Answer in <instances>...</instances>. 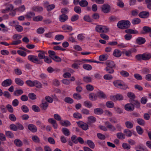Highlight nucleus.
<instances>
[{
  "mask_svg": "<svg viewBox=\"0 0 151 151\" xmlns=\"http://www.w3.org/2000/svg\"><path fill=\"white\" fill-rule=\"evenodd\" d=\"M130 26V22L128 20H122L119 21L117 26L119 29H124L129 28Z\"/></svg>",
  "mask_w": 151,
  "mask_h": 151,
  "instance_id": "obj_1",
  "label": "nucleus"
},
{
  "mask_svg": "<svg viewBox=\"0 0 151 151\" xmlns=\"http://www.w3.org/2000/svg\"><path fill=\"white\" fill-rule=\"evenodd\" d=\"M27 58L30 61L36 64L41 65L43 63L42 60L39 59L38 57L37 56L30 55L28 56Z\"/></svg>",
  "mask_w": 151,
  "mask_h": 151,
  "instance_id": "obj_2",
  "label": "nucleus"
},
{
  "mask_svg": "<svg viewBox=\"0 0 151 151\" xmlns=\"http://www.w3.org/2000/svg\"><path fill=\"white\" fill-rule=\"evenodd\" d=\"M113 83L116 87L119 88L126 89L128 88L127 85L123 83V82L120 81H115L113 82Z\"/></svg>",
  "mask_w": 151,
  "mask_h": 151,
  "instance_id": "obj_3",
  "label": "nucleus"
},
{
  "mask_svg": "<svg viewBox=\"0 0 151 151\" xmlns=\"http://www.w3.org/2000/svg\"><path fill=\"white\" fill-rule=\"evenodd\" d=\"M110 98L111 100L114 101H116L117 100L121 101L123 100V97L122 95L118 94L114 96H110Z\"/></svg>",
  "mask_w": 151,
  "mask_h": 151,
  "instance_id": "obj_4",
  "label": "nucleus"
},
{
  "mask_svg": "<svg viewBox=\"0 0 151 151\" xmlns=\"http://www.w3.org/2000/svg\"><path fill=\"white\" fill-rule=\"evenodd\" d=\"M101 9L102 12L105 13H108L111 10L110 6L108 4H103L101 7Z\"/></svg>",
  "mask_w": 151,
  "mask_h": 151,
  "instance_id": "obj_5",
  "label": "nucleus"
},
{
  "mask_svg": "<svg viewBox=\"0 0 151 151\" xmlns=\"http://www.w3.org/2000/svg\"><path fill=\"white\" fill-rule=\"evenodd\" d=\"M78 126L84 130H86L88 128V126L87 124L80 121L77 122Z\"/></svg>",
  "mask_w": 151,
  "mask_h": 151,
  "instance_id": "obj_6",
  "label": "nucleus"
},
{
  "mask_svg": "<svg viewBox=\"0 0 151 151\" xmlns=\"http://www.w3.org/2000/svg\"><path fill=\"white\" fill-rule=\"evenodd\" d=\"M104 124L106 127L111 131L114 132L116 130L115 127L108 121L105 122Z\"/></svg>",
  "mask_w": 151,
  "mask_h": 151,
  "instance_id": "obj_7",
  "label": "nucleus"
},
{
  "mask_svg": "<svg viewBox=\"0 0 151 151\" xmlns=\"http://www.w3.org/2000/svg\"><path fill=\"white\" fill-rule=\"evenodd\" d=\"M124 109L127 111H132L134 109V106L132 103L127 104L125 105Z\"/></svg>",
  "mask_w": 151,
  "mask_h": 151,
  "instance_id": "obj_8",
  "label": "nucleus"
},
{
  "mask_svg": "<svg viewBox=\"0 0 151 151\" xmlns=\"http://www.w3.org/2000/svg\"><path fill=\"white\" fill-rule=\"evenodd\" d=\"M12 83V81L10 79H6L2 82V86L3 87H7L10 86Z\"/></svg>",
  "mask_w": 151,
  "mask_h": 151,
  "instance_id": "obj_9",
  "label": "nucleus"
},
{
  "mask_svg": "<svg viewBox=\"0 0 151 151\" xmlns=\"http://www.w3.org/2000/svg\"><path fill=\"white\" fill-rule=\"evenodd\" d=\"M28 128L29 130L32 132H35L37 131V128L36 126L33 124H29L28 126Z\"/></svg>",
  "mask_w": 151,
  "mask_h": 151,
  "instance_id": "obj_10",
  "label": "nucleus"
},
{
  "mask_svg": "<svg viewBox=\"0 0 151 151\" xmlns=\"http://www.w3.org/2000/svg\"><path fill=\"white\" fill-rule=\"evenodd\" d=\"M149 13L148 12L143 11L140 12L138 14L139 17L141 18H145L148 17Z\"/></svg>",
  "mask_w": 151,
  "mask_h": 151,
  "instance_id": "obj_11",
  "label": "nucleus"
},
{
  "mask_svg": "<svg viewBox=\"0 0 151 151\" xmlns=\"http://www.w3.org/2000/svg\"><path fill=\"white\" fill-rule=\"evenodd\" d=\"M32 10L38 13L42 12L43 11L42 7L39 6H35L32 8Z\"/></svg>",
  "mask_w": 151,
  "mask_h": 151,
  "instance_id": "obj_12",
  "label": "nucleus"
},
{
  "mask_svg": "<svg viewBox=\"0 0 151 151\" xmlns=\"http://www.w3.org/2000/svg\"><path fill=\"white\" fill-rule=\"evenodd\" d=\"M48 121L52 124L53 127L55 129H56L58 128V124L56 121L53 118H51L48 119Z\"/></svg>",
  "mask_w": 151,
  "mask_h": 151,
  "instance_id": "obj_13",
  "label": "nucleus"
},
{
  "mask_svg": "<svg viewBox=\"0 0 151 151\" xmlns=\"http://www.w3.org/2000/svg\"><path fill=\"white\" fill-rule=\"evenodd\" d=\"M122 54V51L119 50L118 49H115L114 50L113 55L116 57L119 58L120 57Z\"/></svg>",
  "mask_w": 151,
  "mask_h": 151,
  "instance_id": "obj_14",
  "label": "nucleus"
},
{
  "mask_svg": "<svg viewBox=\"0 0 151 151\" xmlns=\"http://www.w3.org/2000/svg\"><path fill=\"white\" fill-rule=\"evenodd\" d=\"M48 106V103L44 101H42V103L40 104V106L42 110H46Z\"/></svg>",
  "mask_w": 151,
  "mask_h": 151,
  "instance_id": "obj_15",
  "label": "nucleus"
},
{
  "mask_svg": "<svg viewBox=\"0 0 151 151\" xmlns=\"http://www.w3.org/2000/svg\"><path fill=\"white\" fill-rule=\"evenodd\" d=\"M105 64L106 65V67L113 68L115 67V64L114 62L112 61L107 60L105 62Z\"/></svg>",
  "mask_w": 151,
  "mask_h": 151,
  "instance_id": "obj_16",
  "label": "nucleus"
},
{
  "mask_svg": "<svg viewBox=\"0 0 151 151\" xmlns=\"http://www.w3.org/2000/svg\"><path fill=\"white\" fill-rule=\"evenodd\" d=\"M142 57L143 60H148L151 58V54L147 52L143 53L142 54Z\"/></svg>",
  "mask_w": 151,
  "mask_h": 151,
  "instance_id": "obj_17",
  "label": "nucleus"
},
{
  "mask_svg": "<svg viewBox=\"0 0 151 151\" xmlns=\"http://www.w3.org/2000/svg\"><path fill=\"white\" fill-rule=\"evenodd\" d=\"M38 52L39 53L38 54V56H37L39 58L38 59L40 60L44 59L46 57L45 55V54L46 53L45 51L39 50Z\"/></svg>",
  "mask_w": 151,
  "mask_h": 151,
  "instance_id": "obj_18",
  "label": "nucleus"
},
{
  "mask_svg": "<svg viewBox=\"0 0 151 151\" xmlns=\"http://www.w3.org/2000/svg\"><path fill=\"white\" fill-rule=\"evenodd\" d=\"M62 28L63 30L66 32H70L72 29L73 28L71 26L68 25L67 24L63 25L62 27Z\"/></svg>",
  "mask_w": 151,
  "mask_h": 151,
  "instance_id": "obj_19",
  "label": "nucleus"
},
{
  "mask_svg": "<svg viewBox=\"0 0 151 151\" xmlns=\"http://www.w3.org/2000/svg\"><path fill=\"white\" fill-rule=\"evenodd\" d=\"M146 41L145 38L142 37H138L136 40V42L139 45L143 44Z\"/></svg>",
  "mask_w": 151,
  "mask_h": 151,
  "instance_id": "obj_20",
  "label": "nucleus"
},
{
  "mask_svg": "<svg viewBox=\"0 0 151 151\" xmlns=\"http://www.w3.org/2000/svg\"><path fill=\"white\" fill-rule=\"evenodd\" d=\"M68 19V16L64 14H63L59 17V20L61 22H64Z\"/></svg>",
  "mask_w": 151,
  "mask_h": 151,
  "instance_id": "obj_21",
  "label": "nucleus"
},
{
  "mask_svg": "<svg viewBox=\"0 0 151 151\" xmlns=\"http://www.w3.org/2000/svg\"><path fill=\"white\" fill-rule=\"evenodd\" d=\"M94 113L97 115H101L104 113V111L101 108H97L94 109Z\"/></svg>",
  "mask_w": 151,
  "mask_h": 151,
  "instance_id": "obj_22",
  "label": "nucleus"
},
{
  "mask_svg": "<svg viewBox=\"0 0 151 151\" xmlns=\"http://www.w3.org/2000/svg\"><path fill=\"white\" fill-rule=\"evenodd\" d=\"M15 82L16 84L20 86H23L24 84V81L19 78H16Z\"/></svg>",
  "mask_w": 151,
  "mask_h": 151,
  "instance_id": "obj_23",
  "label": "nucleus"
},
{
  "mask_svg": "<svg viewBox=\"0 0 151 151\" xmlns=\"http://www.w3.org/2000/svg\"><path fill=\"white\" fill-rule=\"evenodd\" d=\"M14 143L17 147H21L23 145L22 141L18 139H16L14 140Z\"/></svg>",
  "mask_w": 151,
  "mask_h": 151,
  "instance_id": "obj_24",
  "label": "nucleus"
},
{
  "mask_svg": "<svg viewBox=\"0 0 151 151\" xmlns=\"http://www.w3.org/2000/svg\"><path fill=\"white\" fill-rule=\"evenodd\" d=\"M89 98L90 100L94 101L97 99V95L94 93H91L89 94Z\"/></svg>",
  "mask_w": 151,
  "mask_h": 151,
  "instance_id": "obj_25",
  "label": "nucleus"
},
{
  "mask_svg": "<svg viewBox=\"0 0 151 151\" xmlns=\"http://www.w3.org/2000/svg\"><path fill=\"white\" fill-rule=\"evenodd\" d=\"M143 30L144 32H142V34H145L151 32V28L149 27H144L143 28Z\"/></svg>",
  "mask_w": 151,
  "mask_h": 151,
  "instance_id": "obj_26",
  "label": "nucleus"
},
{
  "mask_svg": "<svg viewBox=\"0 0 151 151\" xmlns=\"http://www.w3.org/2000/svg\"><path fill=\"white\" fill-rule=\"evenodd\" d=\"M96 119L93 116H91L88 117V123L89 124L91 123H94L96 122Z\"/></svg>",
  "mask_w": 151,
  "mask_h": 151,
  "instance_id": "obj_27",
  "label": "nucleus"
},
{
  "mask_svg": "<svg viewBox=\"0 0 151 151\" xmlns=\"http://www.w3.org/2000/svg\"><path fill=\"white\" fill-rule=\"evenodd\" d=\"M62 131L63 134L66 136H68L70 135V132L68 129L66 128H63L62 129Z\"/></svg>",
  "mask_w": 151,
  "mask_h": 151,
  "instance_id": "obj_28",
  "label": "nucleus"
},
{
  "mask_svg": "<svg viewBox=\"0 0 151 151\" xmlns=\"http://www.w3.org/2000/svg\"><path fill=\"white\" fill-rule=\"evenodd\" d=\"M97 97L100 98L105 99L106 98V96L102 91H100L97 93Z\"/></svg>",
  "mask_w": 151,
  "mask_h": 151,
  "instance_id": "obj_29",
  "label": "nucleus"
},
{
  "mask_svg": "<svg viewBox=\"0 0 151 151\" xmlns=\"http://www.w3.org/2000/svg\"><path fill=\"white\" fill-rule=\"evenodd\" d=\"M34 87L35 86L38 88H42V85L41 83L37 80L34 81Z\"/></svg>",
  "mask_w": 151,
  "mask_h": 151,
  "instance_id": "obj_30",
  "label": "nucleus"
},
{
  "mask_svg": "<svg viewBox=\"0 0 151 151\" xmlns=\"http://www.w3.org/2000/svg\"><path fill=\"white\" fill-rule=\"evenodd\" d=\"M92 78L91 77L86 76L83 77V81L86 83H89L91 82L92 81Z\"/></svg>",
  "mask_w": 151,
  "mask_h": 151,
  "instance_id": "obj_31",
  "label": "nucleus"
},
{
  "mask_svg": "<svg viewBox=\"0 0 151 151\" xmlns=\"http://www.w3.org/2000/svg\"><path fill=\"white\" fill-rule=\"evenodd\" d=\"M88 2L86 0H81L79 2V5L82 7H86L88 6Z\"/></svg>",
  "mask_w": 151,
  "mask_h": 151,
  "instance_id": "obj_32",
  "label": "nucleus"
},
{
  "mask_svg": "<svg viewBox=\"0 0 151 151\" xmlns=\"http://www.w3.org/2000/svg\"><path fill=\"white\" fill-rule=\"evenodd\" d=\"M60 124L62 126L66 127L70 126L71 124L70 122L67 120H65L63 122H60Z\"/></svg>",
  "mask_w": 151,
  "mask_h": 151,
  "instance_id": "obj_33",
  "label": "nucleus"
},
{
  "mask_svg": "<svg viewBox=\"0 0 151 151\" xmlns=\"http://www.w3.org/2000/svg\"><path fill=\"white\" fill-rule=\"evenodd\" d=\"M127 96L130 99V101H132L135 98V96L134 93L131 92H129L127 94Z\"/></svg>",
  "mask_w": 151,
  "mask_h": 151,
  "instance_id": "obj_34",
  "label": "nucleus"
},
{
  "mask_svg": "<svg viewBox=\"0 0 151 151\" xmlns=\"http://www.w3.org/2000/svg\"><path fill=\"white\" fill-rule=\"evenodd\" d=\"M86 143L92 149L94 148L95 147V144L92 141L90 140H88L87 141Z\"/></svg>",
  "mask_w": 151,
  "mask_h": 151,
  "instance_id": "obj_35",
  "label": "nucleus"
},
{
  "mask_svg": "<svg viewBox=\"0 0 151 151\" xmlns=\"http://www.w3.org/2000/svg\"><path fill=\"white\" fill-rule=\"evenodd\" d=\"M117 138L121 139H124L125 138V135L122 132H118L116 134Z\"/></svg>",
  "mask_w": 151,
  "mask_h": 151,
  "instance_id": "obj_36",
  "label": "nucleus"
},
{
  "mask_svg": "<svg viewBox=\"0 0 151 151\" xmlns=\"http://www.w3.org/2000/svg\"><path fill=\"white\" fill-rule=\"evenodd\" d=\"M104 70L107 73L109 74L113 73L114 72L113 68H110L109 67H106L104 69Z\"/></svg>",
  "mask_w": 151,
  "mask_h": 151,
  "instance_id": "obj_37",
  "label": "nucleus"
},
{
  "mask_svg": "<svg viewBox=\"0 0 151 151\" xmlns=\"http://www.w3.org/2000/svg\"><path fill=\"white\" fill-rule=\"evenodd\" d=\"M32 139L35 142L39 143L40 142V140L39 137L36 135L32 136Z\"/></svg>",
  "mask_w": 151,
  "mask_h": 151,
  "instance_id": "obj_38",
  "label": "nucleus"
},
{
  "mask_svg": "<svg viewBox=\"0 0 151 151\" xmlns=\"http://www.w3.org/2000/svg\"><path fill=\"white\" fill-rule=\"evenodd\" d=\"M23 93V90L22 89H19L15 91L14 93V96H18L22 94Z\"/></svg>",
  "mask_w": 151,
  "mask_h": 151,
  "instance_id": "obj_39",
  "label": "nucleus"
},
{
  "mask_svg": "<svg viewBox=\"0 0 151 151\" xmlns=\"http://www.w3.org/2000/svg\"><path fill=\"white\" fill-rule=\"evenodd\" d=\"M5 135L6 137L10 138H13L14 137L13 133L10 131H6Z\"/></svg>",
  "mask_w": 151,
  "mask_h": 151,
  "instance_id": "obj_40",
  "label": "nucleus"
},
{
  "mask_svg": "<svg viewBox=\"0 0 151 151\" xmlns=\"http://www.w3.org/2000/svg\"><path fill=\"white\" fill-rule=\"evenodd\" d=\"M34 81H32L31 80H27L25 82L26 84L29 87H34Z\"/></svg>",
  "mask_w": 151,
  "mask_h": 151,
  "instance_id": "obj_41",
  "label": "nucleus"
},
{
  "mask_svg": "<svg viewBox=\"0 0 151 151\" xmlns=\"http://www.w3.org/2000/svg\"><path fill=\"white\" fill-rule=\"evenodd\" d=\"M95 30L97 32L102 33V25H97L95 27Z\"/></svg>",
  "mask_w": 151,
  "mask_h": 151,
  "instance_id": "obj_42",
  "label": "nucleus"
},
{
  "mask_svg": "<svg viewBox=\"0 0 151 151\" xmlns=\"http://www.w3.org/2000/svg\"><path fill=\"white\" fill-rule=\"evenodd\" d=\"M28 96L30 99L32 100H34L37 99L36 94L34 93H29Z\"/></svg>",
  "mask_w": 151,
  "mask_h": 151,
  "instance_id": "obj_43",
  "label": "nucleus"
},
{
  "mask_svg": "<svg viewBox=\"0 0 151 151\" xmlns=\"http://www.w3.org/2000/svg\"><path fill=\"white\" fill-rule=\"evenodd\" d=\"M83 68L84 69L88 70H91L92 68L91 65L88 64H84L83 66Z\"/></svg>",
  "mask_w": 151,
  "mask_h": 151,
  "instance_id": "obj_44",
  "label": "nucleus"
},
{
  "mask_svg": "<svg viewBox=\"0 0 151 151\" xmlns=\"http://www.w3.org/2000/svg\"><path fill=\"white\" fill-rule=\"evenodd\" d=\"M130 102L136 106L137 108H139L140 107V103L137 100H133L132 101H130Z\"/></svg>",
  "mask_w": 151,
  "mask_h": 151,
  "instance_id": "obj_45",
  "label": "nucleus"
},
{
  "mask_svg": "<svg viewBox=\"0 0 151 151\" xmlns=\"http://www.w3.org/2000/svg\"><path fill=\"white\" fill-rule=\"evenodd\" d=\"M126 127L128 129H131L133 127V124L132 122L130 121H126L125 122Z\"/></svg>",
  "mask_w": 151,
  "mask_h": 151,
  "instance_id": "obj_46",
  "label": "nucleus"
},
{
  "mask_svg": "<svg viewBox=\"0 0 151 151\" xmlns=\"http://www.w3.org/2000/svg\"><path fill=\"white\" fill-rule=\"evenodd\" d=\"M124 132L125 134L127 137H130L132 136V133L130 130L129 129H125L124 131Z\"/></svg>",
  "mask_w": 151,
  "mask_h": 151,
  "instance_id": "obj_47",
  "label": "nucleus"
},
{
  "mask_svg": "<svg viewBox=\"0 0 151 151\" xmlns=\"http://www.w3.org/2000/svg\"><path fill=\"white\" fill-rule=\"evenodd\" d=\"M137 122L140 125L144 126L145 124V121L142 119L138 118L137 120Z\"/></svg>",
  "mask_w": 151,
  "mask_h": 151,
  "instance_id": "obj_48",
  "label": "nucleus"
},
{
  "mask_svg": "<svg viewBox=\"0 0 151 151\" xmlns=\"http://www.w3.org/2000/svg\"><path fill=\"white\" fill-rule=\"evenodd\" d=\"M84 105L87 108H90L92 106V103L89 101H87L84 102Z\"/></svg>",
  "mask_w": 151,
  "mask_h": 151,
  "instance_id": "obj_49",
  "label": "nucleus"
},
{
  "mask_svg": "<svg viewBox=\"0 0 151 151\" xmlns=\"http://www.w3.org/2000/svg\"><path fill=\"white\" fill-rule=\"evenodd\" d=\"M140 22L141 20L139 19L138 18H135L132 20V23L133 24L135 25L139 23Z\"/></svg>",
  "mask_w": 151,
  "mask_h": 151,
  "instance_id": "obj_50",
  "label": "nucleus"
},
{
  "mask_svg": "<svg viewBox=\"0 0 151 151\" xmlns=\"http://www.w3.org/2000/svg\"><path fill=\"white\" fill-rule=\"evenodd\" d=\"M64 101L69 104H72L73 102V100L71 98L68 97H65Z\"/></svg>",
  "mask_w": 151,
  "mask_h": 151,
  "instance_id": "obj_51",
  "label": "nucleus"
},
{
  "mask_svg": "<svg viewBox=\"0 0 151 151\" xmlns=\"http://www.w3.org/2000/svg\"><path fill=\"white\" fill-rule=\"evenodd\" d=\"M43 19V17L41 16H37L34 17L33 20L34 21L39 22L42 21Z\"/></svg>",
  "mask_w": 151,
  "mask_h": 151,
  "instance_id": "obj_52",
  "label": "nucleus"
},
{
  "mask_svg": "<svg viewBox=\"0 0 151 151\" xmlns=\"http://www.w3.org/2000/svg\"><path fill=\"white\" fill-rule=\"evenodd\" d=\"M106 106L109 108H112L114 106V103L111 101H108L106 102Z\"/></svg>",
  "mask_w": 151,
  "mask_h": 151,
  "instance_id": "obj_53",
  "label": "nucleus"
},
{
  "mask_svg": "<svg viewBox=\"0 0 151 151\" xmlns=\"http://www.w3.org/2000/svg\"><path fill=\"white\" fill-rule=\"evenodd\" d=\"M73 116L74 118L77 119H80L82 118L81 114L78 112H76L74 113Z\"/></svg>",
  "mask_w": 151,
  "mask_h": 151,
  "instance_id": "obj_54",
  "label": "nucleus"
},
{
  "mask_svg": "<svg viewBox=\"0 0 151 151\" xmlns=\"http://www.w3.org/2000/svg\"><path fill=\"white\" fill-rule=\"evenodd\" d=\"M21 109L24 113H27L29 111V108L26 105H22L21 107Z\"/></svg>",
  "mask_w": 151,
  "mask_h": 151,
  "instance_id": "obj_55",
  "label": "nucleus"
},
{
  "mask_svg": "<svg viewBox=\"0 0 151 151\" xmlns=\"http://www.w3.org/2000/svg\"><path fill=\"white\" fill-rule=\"evenodd\" d=\"M32 110L35 112H38L40 111L39 108L37 105H33L32 107Z\"/></svg>",
  "mask_w": 151,
  "mask_h": 151,
  "instance_id": "obj_56",
  "label": "nucleus"
},
{
  "mask_svg": "<svg viewBox=\"0 0 151 151\" xmlns=\"http://www.w3.org/2000/svg\"><path fill=\"white\" fill-rule=\"evenodd\" d=\"M19 22L17 21H13L9 22V25L12 27H15V28L19 24Z\"/></svg>",
  "mask_w": 151,
  "mask_h": 151,
  "instance_id": "obj_57",
  "label": "nucleus"
},
{
  "mask_svg": "<svg viewBox=\"0 0 151 151\" xmlns=\"http://www.w3.org/2000/svg\"><path fill=\"white\" fill-rule=\"evenodd\" d=\"M120 73L124 77H127L129 76V73L126 71L122 70L120 72Z\"/></svg>",
  "mask_w": 151,
  "mask_h": 151,
  "instance_id": "obj_58",
  "label": "nucleus"
},
{
  "mask_svg": "<svg viewBox=\"0 0 151 151\" xmlns=\"http://www.w3.org/2000/svg\"><path fill=\"white\" fill-rule=\"evenodd\" d=\"M136 129L137 132L139 134H142L143 132V130L139 126H137L136 127Z\"/></svg>",
  "mask_w": 151,
  "mask_h": 151,
  "instance_id": "obj_59",
  "label": "nucleus"
},
{
  "mask_svg": "<svg viewBox=\"0 0 151 151\" xmlns=\"http://www.w3.org/2000/svg\"><path fill=\"white\" fill-rule=\"evenodd\" d=\"M74 9L75 12L78 14H80L81 12V9L79 6H76Z\"/></svg>",
  "mask_w": 151,
  "mask_h": 151,
  "instance_id": "obj_60",
  "label": "nucleus"
},
{
  "mask_svg": "<svg viewBox=\"0 0 151 151\" xmlns=\"http://www.w3.org/2000/svg\"><path fill=\"white\" fill-rule=\"evenodd\" d=\"M73 98L76 100H78L81 99V97L80 94L77 93H75L73 95Z\"/></svg>",
  "mask_w": 151,
  "mask_h": 151,
  "instance_id": "obj_61",
  "label": "nucleus"
},
{
  "mask_svg": "<svg viewBox=\"0 0 151 151\" xmlns=\"http://www.w3.org/2000/svg\"><path fill=\"white\" fill-rule=\"evenodd\" d=\"M122 146L124 149L129 150L130 148V146L126 143H124L122 144Z\"/></svg>",
  "mask_w": 151,
  "mask_h": 151,
  "instance_id": "obj_62",
  "label": "nucleus"
},
{
  "mask_svg": "<svg viewBox=\"0 0 151 151\" xmlns=\"http://www.w3.org/2000/svg\"><path fill=\"white\" fill-rule=\"evenodd\" d=\"M64 36L62 35H58L55 36V39L58 40H61L64 39Z\"/></svg>",
  "mask_w": 151,
  "mask_h": 151,
  "instance_id": "obj_63",
  "label": "nucleus"
},
{
  "mask_svg": "<svg viewBox=\"0 0 151 151\" xmlns=\"http://www.w3.org/2000/svg\"><path fill=\"white\" fill-rule=\"evenodd\" d=\"M16 30L19 32H22L23 29V27L21 26L18 24L15 28Z\"/></svg>",
  "mask_w": 151,
  "mask_h": 151,
  "instance_id": "obj_64",
  "label": "nucleus"
}]
</instances>
